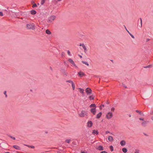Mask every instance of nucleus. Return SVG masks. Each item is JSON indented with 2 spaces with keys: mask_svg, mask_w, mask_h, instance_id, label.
Segmentation results:
<instances>
[{
  "mask_svg": "<svg viewBox=\"0 0 153 153\" xmlns=\"http://www.w3.org/2000/svg\"><path fill=\"white\" fill-rule=\"evenodd\" d=\"M88 115L87 112L84 111L82 110L79 113V115L81 117H84L87 116Z\"/></svg>",
  "mask_w": 153,
  "mask_h": 153,
  "instance_id": "1",
  "label": "nucleus"
},
{
  "mask_svg": "<svg viewBox=\"0 0 153 153\" xmlns=\"http://www.w3.org/2000/svg\"><path fill=\"white\" fill-rule=\"evenodd\" d=\"M26 27L28 29H35V25L33 23L28 24L26 25Z\"/></svg>",
  "mask_w": 153,
  "mask_h": 153,
  "instance_id": "2",
  "label": "nucleus"
},
{
  "mask_svg": "<svg viewBox=\"0 0 153 153\" xmlns=\"http://www.w3.org/2000/svg\"><path fill=\"white\" fill-rule=\"evenodd\" d=\"M139 120H142L141 122V125L143 127H146L148 123V121L145 120L144 119L140 118Z\"/></svg>",
  "mask_w": 153,
  "mask_h": 153,
  "instance_id": "3",
  "label": "nucleus"
},
{
  "mask_svg": "<svg viewBox=\"0 0 153 153\" xmlns=\"http://www.w3.org/2000/svg\"><path fill=\"white\" fill-rule=\"evenodd\" d=\"M113 113L111 112H109L106 114V117L108 119H110L113 117Z\"/></svg>",
  "mask_w": 153,
  "mask_h": 153,
  "instance_id": "4",
  "label": "nucleus"
},
{
  "mask_svg": "<svg viewBox=\"0 0 153 153\" xmlns=\"http://www.w3.org/2000/svg\"><path fill=\"white\" fill-rule=\"evenodd\" d=\"M56 17L55 16H52L48 18V21L50 22L53 21L56 19Z\"/></svg>",
  "mask_w": 153,
  "mask_h": 153,
  "instance_id": "5",
  "label": "nucleus"
},
{
  "mask_svg": "<svg viewBox=\"0 0 153 153\" xmlns=\"http://www.w3.org/2000/svg\"><path fill=\"white\" fill-rule=\"evenodd\" d=\"M68 61L72 65H74L75 67H77L76 66V65L74 63V61H73V60L72 59H70V58L68 59Z\"/></svg>",
  "mask_w": 153,
  "mask_h": 153,
  "instance_id": "6",
  "label": "nucleus"
},
{
  "mask_svg": "<svg viewBox=\"0 0 153 153\" xmlns=\"http://www.w3.org/2000/svg\"><path fill=\"white\" fill-rule=\"evenodd\" d=\"M87 126L89 127H91L93 125V123L92 121H89L87 123Z\"/></svg>",
  "mask_w": 153,
  "mask_h": 153,
  "instance_id": "7",
  "label": "nucleus"
},
{
  "mask_svg": "<svg viewBox=\"0 0 153 153\" xmlns=\"http://www.w3.org/2000/svg\"><path fill=\"white\" fill-rule=\"evenodd\" d=\"M85 91L87 94H88L91 93V90L89 88H88L86 89Z\"/></svg>",
  "mask_w": 153,
  "mask_h": 153,
  "instance_id": "8",
  "label": "nucleus"
},
{
  "mask_svg": "<svg viewBox=\"0 0 153 153\" xmlns=\"http://www.w3.org/2000/svg\"><path fill=\"white\" fill-rule=\"evenodd\" d=\"M78 74L80 77H81L82 76H84L85 75V74L81 71H80L79 72H78Z\"/></svg>",
  "mask_w": 153,
  "mask_h": 153,
  "instance_id": "9",
  "label": "nucleus"
},
{
  "mask_svg": "<svg viewBox=\"0 0 153 153\" xmlns=\"http://www.w3.org/2000/svg\"><path fill=\"white\" fill-rule=\"evenodd\" d=\"M96 148L97 149L100 150H103V147L101 146H97Z\"/></svg>",
  "mask_w": 153,
  "mask_h": 153,
  "instance_id": "10",
  "label": "nucleus"
},
{
  "mask_svg": "<svg viewBox=\"0 0 153 153\" xmlns=\"http://www.w3.org/2000/svg\"><path fill=\"white\" fill-rule=\"evenodd\" d=\"M91 111L94 114H95L96 113V108L91 109Z\"/></svg>",
  "mask_w": 153,
  "mask_h": 153,
  "instance_id": "11",
  "label": "nucleus"
},
{
  "mask_svg": "<svg viewBox=\"0 0 153 153\" xmlns=\"http://www.w3.org/2000/svg\"><path fill=\"white\" fill-rule=\"evenodd\" d=\"M108 140L110 142H112L113 140V137L111 136H109L108 137Z\"/></svg>",
  "mask_w": 153,
  "mask_h": 153,
  "instance_id": "12",
  "label": "nucleus"
},
{
  "mask_svg": "<svg viewBox=\"0 0 153 153\" xmlns=\"http://www.w3.org/2000/svg\"><path fill=\"white\" fill-rule=\"evenodd\" d=\"M79 46H82V47L85 51H86L87 50V48L84 44H81L79 45Z\"/></svg>",
  "mask_w": 153,
  "mask_h": 153,
  "instance_id": "13",
  "label": "nucleus"
},
{
  "mask_svg": "<svg viewBox=\"0 0 153 153\" xmlns=\"http://www.w3.org/2000/svg\"><path fill=\"white\" fill-rule=\"evenodd\" d=\"M78 89L79 90V92L82 94H84V90L82 88H78Z\"/></svg>",
  "mask_w": 153,
  "mask_h": 153,
  "instance_id": "14",
  "label": "nucleus"
},
{
  "mask_svg": "<svg viewBox=\"0 0 153 153\" xmlns=\"http://www.w3.org/2000/svg\"><path fill=\"white\" fill-rule=\"evenodd\" d=\"M102 114V113L101 112L99 113H98V114H97V115L96 118L97 119L99 118L101 116Z\"/></svg>",
  "mask_w": 153,
  "mask_h": 153,
  "instance_id": "15",
  "label": "nucleus"
},
{
  "mask_svg": "<svg viewBox=\"0 0 153 153\" xmlns=\"http://www.w3.org/2000/svg\"><path fill=\"white\" fill-rule=\"evenodd\" d=\"M120 144L122 146H124L126 144V142L124 140H122L120 142Z\"/></svg>",
  "mask_w": 153,
  "mask_h": 153,
  "instance_id": "16",
  "label": "nucleus"
},
{
  "mask_svg": "<svg viewBox=\"0 0 153 153\" xmlns=\"http://www.w3.org/2000/svg\"><path fill=\"white\" fill-rule=\"evenodd\" d=\"M13 147L14 149H16L19 150L20 149V147L18 146L14 145L13 146Z\"/></svg>",
  "mask_w": 153,
  "mask_h": 153,
  "instance_id": "17",
  "label": "nucleus"
},
{
  "mask_svg": "<svg viewBox=\"0 0 153 153\" xmlns=\"http://www.w3.org/2000/svg\"><path fill=\"white\" fill-rule=\"evenodd\" d=\"M126 30H127L128 33L130 35V36L133 39H134L135 38H134V36L133 35H132L130 33V32L126 28Z\"/></svg>",
  "mask_w": 153,
  "mask_h": 153,
  "instance_id": "18",
  "label": "nucleus"
},
{
  "mask_svg": "<svg viewBox=\"0 0 153 153\" xmlns=\"http://www.w3.org/2000/svg\"><path fill=\"white\" fill-rule=\"evenodd\" d=\"M45 32L48 35L50 34L51 33V32L48 29L46 30L45 31Z\"/></svg>",
  "mask_w": 153,
  "mask_h": 153,
  "instance_id": "19",
  "label": "nucleus"
},
{
  "mask_svg": "<svg viewBox=\"0 0 153 153\" xmlns=\"http://www.w3.org/2000/svg\"><path fill=\"white\" fill-rule=\"evenodd\" d=\"M92 133L93 134H98V132L96 130H93L92 131Z\"/></svg>",
  "mask_w": 153,
  "mask_h": 153,
  "instance_id": "20",
  "label": "nucleus"
},
{
  "mask_svg": "<svg viewBox=\"0 0 153 153\" xmlns=\"http://www.w3.org/2000/svg\"><path fill=\"white\" fill-rule=\"evenodd\" d=\"M90 108L94 107V108H96V105H95V104H91L90 106Z\"/></svg>",
  "mask_w": 153,
  "mask_h": 153,
  "instance_id": "21",
  "label": "nucleus"
},
{
  "mask_svg": "<svg viewBox=\"0 0 153 153\" xmlns=\"http://www.w3.org/2000/svg\"><path fill=\"white\" fill-rule=\"evenodd\" d=\"M71 85H72V87L73 89V90H74L75 89V84H74V82L72 83L71 84Z\"/></svg>",
  "mask_w": 153,
  "mask_h": 153,
  "instance_id": "22",
  "label": "nucleus"
},
{
  "mask_svg": "<svg viewBox=\"0 0 153 153\" xmlns=\"http://www.w3.org/2000/svg\"><path fill=\"white\" fill-rule=\"evenodd\" d=\"M31 13L32 14L34 15L36 13V11L34 10H31Z\"/></svg>",
  "mask_w": 153,
  "mask_h": 153,
  "instance_id": "23",
  "label": "nucleus"
},
{
  "mask_svg": "<svg viewBox=\"0 0 153 153\" xmlns=\"http://www.w3.org/2000/svg\"><path fill=\"white\" fill-rule=\"evenodd\" d=\"M82 62L83 64H85V65H87V66H89V64L87 62H85V61H82Z\"/></svg>",
  "mask_w": 153,
  "mask_h": 153,
  "instance_id": "24",
  "label": "nucleus"
},
{
  "mask_svg": "<svg viewBox=\"0 0 153 153\" xmlns=\"http://www.w3.org/2000/svg\"><path fill=\"white\" fill-rule=\"evenodd\" d=\"M122 151L124 153H126L127 152V149L126 148H123L122 149Z\"/></svg>",
  "mask_w": 153,
  "mask_h": 153,
  "instance_id": "25",
  "label": "nucleus"
},
{
  "mask_svg": "<svg viewBox=\"0 0 153 153\" xmlns=\"http://www.w3.org/2000/svg\"><path fill=\"white\" fill-rule=\"evenodd\" d=\"M89 98L90 100H93L94 98V97L93 96L91 95V96H90L89 97Z\"/></svg>",
  "mask_w": 153,
  "mask_h": 153,
  "instance_id": "26",
  "label": "nucleus"
},
{
  "mask_svg": "<svg viewBox=\"0 0 153 153\" xmlns=\"http://www.w3.org/2000/svg\"><path fill=\"white\" fill-rule=\"evenodd\" d=\"M67 53H68V55L69 56H71V52L69 51L68 50L67 51Z\"/></svg>",
  "mask_w": 153,
  "mask_h": 153,
  "instance_id": "27",
  "label": "nucleus"
},
{
  "mask_svg": "<svg viewBox=\"0 0 153 153\" xmlns=\"http://www.w3.org/2000/svg\"><path fill=\"white\" fill-rule=\"evenodd\" d=\"M140 25L139 26V27L140 28H141L142 27V20L141 19H140Z\"/></svg>",
  "mask_w": 153,
  "mask_h": 153,
  "instance_id": "28",
  "label": "nucleus"
},
{
  "mask_svg": "<svg viewBox=\"0 0 153 153\" xmlns=\"http://www.w3.org/2000/svg\"><path fill=\"white\" fill-rule=\"evenodd\" d=\"M110 149L111 151H113L114 150V148L112 146H110Z\"/></svg>",
  "mask_w": 153,
  "mask_h": 153,
  "instance_id": "29",
  "label": "nucleus"
},
{
  "mask_svg": "<svg viewBox=\"0 0 153 153\" xmlns=\"http://www.w3.org/2000/svg\"><path fill=\"white\" fill-rule=\"evenodd\" d=\"M70 140L67 139L65 140V142L67 143H69L70 141Z\"/></svg>",
  "mask_w": 153,
  "mask_h": 153,
  "instance_id": "30",
  "label": "nucleus"
},
{
  "mask_svg": "<svg viewBox=\"0 0 153 153\" xmlns=\"http://www.w3.org/2000/svg\"><path fill=\"white\" fill-rule=\"evenodd\" d=\"M45 3V1L44 0H42L41 1V4L42 5L43 4Z\"/></svg>",
  "mask_w": 153,
  "mask_h": 153,
  "instance_id": "31",
  "label": "nucleus"
},
{
  "mask_svg": "<svg viewBox=\"0 0 153 153\" xmlns=\"http://www.w3.org/2000/svg\"><path fill=\"white\" fill-rule=\"evenodd\" d=\"M37 6V5L36 4H34L33 6H32V7L34 8V7H36Z\"/></svg>",
  "mask_w": 153,
  "mask_h": 153,
  "instance_id": "32",
  "label": "nucleus"
},
{
  "mask_svg": "<svg viewBox=\"0 0 153 153\" xmlns=\"http://www.w3.org/2000/svg\"><path fill=\"white\" fill-rule=\"evenodd\" d=\"M67 82H69V83H71V84L72 83H73V82L72 81H71V80H68L66 81Z\"/></svg>",
  "mask_w": 153,
  "mask_h": 153,
  "instance_id": "33",
  "label": "nucleus"
},
{
  "mask_svg": "<svg viewBox=\"0 0 153 153\" xmlns=\"http://www.w3.org/2000/svg\"><path fill=\"white\" fill-rule=\"evenodd\" d=\"M115 110V108H114V107H112L111 108V111H113V112H114V110Z\"/></svg>",
  "mask_w": 153,
  "mask_h": 153,
  "instance_id": "34",
  "label": "nucleus"
},
{
  "mask_svg": "<svg viewBox=\"0 0 153 153\" xmlns=\"http://www.w3.org/2000/svg\"><path fill=\"white\" fill-rule=\"evenodd\" d=\"M134 153H139V151L137 150H136L134 152Z\"/></svg>",
  "mask_w": 153,
  "mask_h": 153,
  "instance_id": "35",
  "label": "nucleus"
},
{
  "mask_svg": "<svg viewBox=\"0 0 153 153\" xmlns=\"http://www.w3.org/2000/svg\"><path fill=\"white\" fill-rule=\"evenodd\" d=\"M104 106V105H101L100 106V110H101L102 109V107H103Z\"/></svg>",
  "mask_w": 153,
  "mask_h": 153,
  "instance_id": "36",
  "label": "nucleus"
},
{
  "mask_svg": "<svg viewBox=\"0 0 153 153\" xmlns=\"http://www.w3.org/2000/svg\"><path fill=\"white\" fill-rule=\"evenodd\" d=\"M10 137L11 139H13V140H15V137H12V136H10Z\"/></svg>",
  "mask_w": 153,
  "mask_h": 153,
  "instance_id": "37",
  "label": "nucleus"
},
{
  "mask_svg": "<svg viewBox=\"0 0 153 153\" xmlns=\"http://www.w3.org/2000/svg\"><path fill=\"white\" fill-rule=\"evenodd\" d=\"M108 133H110V132L108 131H107L105 132V134H107Z\"/></svg>",
  "mask_w": 153,
  "mask_h": 153,
  "instance_id": "38",
  "label": "nucleus"
},
{
  "mask_svg": "<svg viewBox=\"0 0 153 153\" xmlns=\"http://www.w3.org/2000/svg\"><path fill=\"white\" fill-rule=\"evenodd\" d=\"M0 16H3V13L1 12H0Z\"/></svg>",
  "mask_w": 153,
  "mask_h": 153,
  "instance_id": "39",
  "label": "nucleus"
},
{
  "mask_svg": "<svg viewBox=\"0 0 153 153\" xmlns=\"http://www.w3.org/2000/svg\"><path fill=\"white\" fill-rule=\"evenodd\" d=\"M34 146H30V148L32 149H34Z\"/></svg>",
  "mask_w": 153,
  "mask_h": 153,
  "instance_id": "40",
  "label": "nucleus"
},
{
  "mask_svg": "<svg viewBox=\"0 0 153 153\" xmlns=\"http://www.w3.org/2000/svg\"><path fill=\"white\" fill-rule=\"evenodd\" d=\"M100 153H107V152H106L105 151H102Z\"/></svg>",
  "mask_w": 153,
  "mask_h": 153,
  "instance_id": "41",
  "label": "nucleus"
},
{
  "mask_svg": "<svg viewBox=\"0 0 153 153\" xmlns=\"http://www.w3.org/2000/svg\"><path fill=\"white\" fill-rule=\"evenodd\" d=\"M25 145L26 146H27L28 147H30V146L28 145Z\"/></svg>",
  "mask_w": 153,
  "mask_h": 153,
  "instance_id": "42",
  "label": "nucleus"
},
{
  "mask_svg": "<svg viewBox=\"0 0 153 153\" xmlns=\"http://www.w3.org/2000/svg\"><path fill=\"white\" fill-rule=\"evenodd\" d=\"M81 153H87V152H84V151H83V152H81Z\"/></svg>",
  "mask_w": 153,
  "mask_h": 153,
  "instance_id": "43",
  "label": "nucleus"
},
{
  "mask_svg": "<svg viewBox=\"0 0 153 153\" xmlns=\"http://www.w3.org/2000/svg\"><path fill=\"white\" fill-rule=\"evenodd\" d=\"M152 120L153 121V116H152V117H151V118Z\"/></svg>",
  "mask_w": 153,
  "mask_h": 153,
  "instance_id": "44",
  "label": "nucleus"
},
{
  "mask_svg": "<svg viewBox=\"0 0 153 153\" xmlns=\"http://www.w3.org/2000/svg\"><path fill=\"white\" fill-rule=\"evenodd\" d=\"M79 56L81 58H82V56L81 55H79Z\"/></svg>",
  "mask_w": 153,
  "mask_h": 153,
  "instance_id": "45",
  "label": "nucleus"
},
{
  "mask_svg": "<svg viewBox=\"0 0 153 153\" xmlns=\"http://www.w3.org/2000/svg\"><path fill=\"white\" fill-rule=\"evenodd\" d=\"M136 111L137 113H139V111Z\"/></svg>",
  "mask_w": 153,
  "mask_h": 153,
  "instance_id": "46",
  "label": "nucleus"
},
{
  "mask_svg": "<svg viewBox=\"0 0 153 153\" xmlns=\"http://www.w3.org/2000/svg\"><path fill=\"white\" fill-rule=\"evenodd\" d=\"M129 117H131V115L130 114H129Z\"/></svg>",
  "mask_w": 153,
  "mask_h": 153,
  "instance_id": "47",
  "label": "nucleus"
},
{
  "mask_svg": "<svg viewBox=\"0 0 153 153\" xmlns=\"http://www.w3.org/2000/svg\"><path fill=\"white\" fill-rule=\"evenodd\" d=\"M149 67V66H146V67H145V68H148Z\"/></svg>",
  "mask_w": 153,
  "mask_h": 153,
  "instance_id": "48",
  "label": "nucleus"
},
{
  "mask_svg": "<svg viewBox=\"0 0 153 153\" xmlns=\"http://www.w3.org/2000/svg\"><path fill=\"white\" fill-rule=\"evenodd\" d=\"M5 153H10L9 152H6Z\"/></svg>",
  "mask_w": 153,
  "mask_h": 153,
  "instance_id": "49",
  "label": "nucleus"
},
{
  "mask_svg": "<svg viewBox=\"0 0 153 153\" xmlns=\"http://www.w3.org/2000/svg\"><path fill=\"white\" fill-rule=\"evenodd\" d=\"M6 94V92H4V94Z\"/></svg>",
  "mask_w": 153,
  "mask_h": 153,
  "instance_id": "50",
  "label": "nucleus"
}]
</instances>
